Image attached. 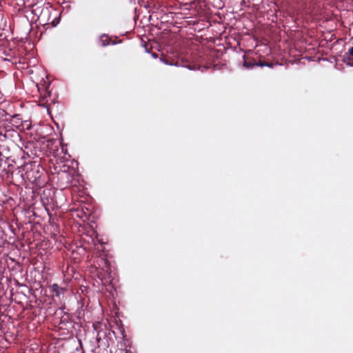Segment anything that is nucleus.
<instances>
[{"mask_svg":"<svg viewBox=\"0 0 353 353\" xmlns=\"http://www.w3.org/2000/svg\"><path fill=\"white\" fill-rule=\"evenodd\" d=\"M243 65L247 68H250L253 67L254 65H256L255 62L252 63L250 61H248L246 60L244 61Z\"/></svg>","mask_w":353,"mask_h":353,"instance_id":"39448f33","label":"nucleus"},{"mask_svg":"<svg viewBox=\"0 0 353 353\" xmlns=\"http://www.w3.org/2000/svg\"><path fill=\"white\" fill-rule=\"evenodd\" d=\"M52 291L55 294V296L59 297L63 292L65 291V289L61 287H59L58 284L54 283L52 286Z\"/></svg>","mask_w":353,"mask_h":353,"instance_id":"7ed1b4c3","label":"nucleus"},{"mask_svg":"<svg viewBox=\"0 0 353 353\" xmlns=\"http://www.w3.org/2000/svg\"><path fill=\"white\" fill-rule=\"evenodd\" d=\"M256 65L259 66H267V67H272V63H267L265 61H259V62H255Z\"/></svg>","mask_w":353,"mask_h":353,"instance_id":"20e7f679","label":"nucleus"},{"mask_svg":"<svg viewBox=\"0 0 353 353\" xmlns=\"http://www.w3.org/2000/svg\"><path fill=\"white\" fill-rule=\"evenodd\" d=\"M22 170L19 172H24L21 173V176L24 180L28 181L32 183H37V180L41 177L39 165L35 164H25L21 168Z\"/></svg>","mask_w":353,"mask_h":353,"instance_id":"f257e3e1","label":"nucleus"},{"mask_svg":"<svg viewBox=\"0 0 353 353\" xmlns=\"http://www.w3.org/2000/svg\"><path fill=\"white\" fill-rule=\"evenodd\" d=\"M101 46L105 47L110 44H115V42H112V39L106 34H102L99 39Z\"/></svg>","mask_w":353,"mask_h":353,"instance_id":"f03ea898","label":"nucleus"}]
</instances>
